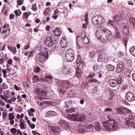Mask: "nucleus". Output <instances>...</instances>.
Masks as SVG:
<instances>
[{"instance_id": "obj_62", "label": "nucleus", "mask_w": 135, "mask_h": 135, "mask_svg": "<svg viewBox=\"0 0 135 135\" xmlns=\"http://www.w3.org/2000/svg\"><path fill=\"white\" fill-rule=\"evenodd\" d=\"M132 78L133 81L135 82V73H134L132 75Z\"/></svg>"}, {"instance_id": "obj_22", "label": "nucleus", "mask_w": 135, "mask_h": 135, "mask_svg": "<svg viewBox=\"0 0 135 135\" xmlns=\"http://www.w3.org/2000/svg\"><path fill=\"white\" fill-rule=\"evenodd\" d=\"M123 32L126 35L128 34L129 33V30L128 27H127V24H123Z\"/></svg>"}, {"instance_id": "obj_58", "label": "nucleus", "mask_w": 135, "mask_h": 135, "mask_svg": "<svg viewBox=\"0 0 135 135\" xmlns=\"http://www.w3.org/2000/svg\"><path fill=\"white\" fill-rule=\"evenodd\" d=\"M14 15L12 14H11L9 16V18L11 19H13L14 18Z\"/></svg>"}, {"instance_id": "obj_29", "label": "nucleus", "mask_w": 135, "mask_h": 135, "mask_svg": "<svg viewBox=\"0 0 135 135\" xmlns=\"http://www.w3.org/2000/svg\"><path fill=\"white\" fill-rule=\"evenodd\" d=\"M117 56L118 57L122 59H125V58L124 57V55L123 52L121 51H118L117 53Z\"/></svg>"}, {"instance_id": "obj_44", "label": "nucleus", "mask_w": 135, "mask_h": 135, "mask_svg": "<svg viewBox=\"0 0 135 135\" xmlns=\"http://www.w3.org/2000/svg\"><path fill=\"white\" fill-rule=\"evenodd\" d=\"M123 41L124 43L125 46H126L127 45V37H124L123 39Z\"/></svg>"}, {"instance_id": "obj_20", "label": "nucleus", "mask_w": 135, "mask_h": 135, "mask_svg": "<svg viewBox=\"0 0 135 135\" xmlns=\"http://www.w3.org/2000/svg\"><path fill=\"white\" fill-rule=\"evenodd\" d=\"M46 115L47 117H50L56 116V113L54 111L50 110L46 113Z\"/></svg>"}, {"instance_id": "obj_24", "label": "nucleus", "mask_w": 135, "mask_h": 135, "mask_svg": "<svg viewBox=\"0 0 135 135\" xmlns=\"http://www.w3.org/2000/svg\"><path fill=\"white\" fill-rule=\"evenodd\" d=\"M103 124L105 129L109 131V129H110V119L109 120L104 122L103 123Z\"/></svg>"}, {"instance_id": "obj_56", "label": "nucleus", "mask_w": 135, "mask_h": 135, "mask_svg": "<svg viewBox=\"0 0 135 135\" xmlns=\"http://www.w3.org/2000/svg\"><path fill=\"white\" fill-rule=\"evenodd\" d=\"M14 119L10 120V124L11 125H13L15 123V121L13 120Z\"/></svg>"}, {"instance_id": "obj_63", "label": "nucleus", "mask_w": 135, "mask_h": 135, "mask_svg": "<svg viewBox=\"0 0 135 135\" xmlns=\"http://www.w3.org/2000/svg\"><path fill=\"white\" fill-rule=\"evenodd\" d=\"M30 127L32 129H33L35 127V125L34 124L32 123L30 125Z\"/></svg>"}, {"instance_id": "obj_3", "label": "nucleus", "mask_w": 135, "mask_h": 135, "mask_svg": "<svg viewBox=\"0 0 135 135\" xmlns=\"http://www.w3.org/2000/svg\"><path fill=\"white\" fill-rule=\"evenodd\" d=\"M75 56V53L71 49H68L65 54V59L69 62H71L74 60Z\"/></svg>"}, {"instance_id": "obj_64", "label": "nucleus", "mask_w": 135, "mask_h": 135, "mask_svg": "<svg viewBox=\"0 0 135 135\" xmlns=\"http://www.w3.org/2000/svg\"><path fill=\"white\" fill-rule=\"evenodd\" d=\"M14 13H15V15L17 16H19V14H18V11L17 10H16L14 11Z\"/></svg>"}, {"instance_id": "obj_6", "label": "nucleus", "mask_w": 135, "mask_h": 135, "mask_svg": "<svg viewBox=\"0 0 135 135\" xmlns=\"http://www.w3.org/2000/svg\"><path fill=\"white\" fill-rule=\"evenodd\" d=\"M125 98L129 102L134 101L135 99V97L133 93L130 91L127 92L126 94Z\"/></svg>"}, {"instance_id": "obj_53", "label": "nucleus", "mask_w": 135, "mask_h": 135, "mask_svg": "<svg viewBox=\"0 0 135 135\" xmlns=\"http://www.w3.org/2000/svg\"><path fill=\"white\" fill-rule=\"evenodd\" d=\"M67 41V39L66 36L62 37L61 39V41Z\"/></svg>"}, {"instance_id": "obj_52", "label": "nucleus", "mask_w": 135, "mask_h": 135, "mask_svg": "<svg viewBox=\"0 0 135 135\" xmlns=\"http://www.w3.org/2000/svg\"><path fill=\"white\" fill-rule=\"evenodd\" d=\"M98 68V66L96 65H95L93 67V69L94 71H96L97 70Z\"/></svg>"}, {"instance_id": "obj_13", "label": "nucleus", "mask_w": 135, "mask_h": 135, "mask_svg": "<svg viewBox=\"0 0 135 135\" xmlns=\"http://www.w3.org/2000/svg\"><path fill=\"white\" fill-rule=\"evenodd\" d=\"M80 37L83 44H86L89 42V39L86 36L85 33L84 32L81 33Z\"/></svg>"}, {"instance_id": "obj_7", "label": "nucleus", "mask_w": 135, "mask_h": 135, "mask_svg": "<svg viewBox=\"0 0 135 135\" xmlns=\"http://www.w3.org/2000/svg\"><path fill=\"white\" fill-rule=\"evenodd\" d=\"M44 43L45 46L49 47L52 46L54 44L52 38L50 36H48L46 38Z\"/></svg>"}, {"instance_id": "obj_28", "label": "nucleus", "mask_w": 135, "mask_h": 135, "mask_svg": "<svg viewBox=\"0 0 135 135\" xmlns=\"http://www.w3.org/2000/svg\"><path fill=\"white\" fill-rule=\"evenodd\" d=\"M60 44L61 47L62 48H65L67 46L68 42V41H60Z\"/></svg>"}, {"instance_id": "obj_30", "label": "nucleus", "mask_w": 135, "mask_h": 135, "mask_svg": "<svg viewBox=\"0 0 135 135\" xmlns=\"http://www.w3.org/2000/svg\"><path fill=\"white\" fill-rule=\"evenodd\" d=\"M129 20L130 24L133 25L134 28H135V18L131 17Z\"/></svg>"}, {"instance_id": "obj_35", "label": "nucleus", "mask_w": 135, "mask_h": 135, "mask_svg": "<svg viewBox=\"0 0 135 135\" xmlns=\"http://www.w3.org/2000/svg\"><path fill=\"white\" fill-rule=\"evenodd\" d=\"M84 44H83L82 42H77V46L79 49L83 48V45Z\"/></svg>"}, {"instance_id": "obj_46", "label": "nucleus", "mask_w": 135, "mask_h": 135, "mask_svg": "<svg viewBox=\"0 0 135 135\" xmlns=\"http://www.w3.org/2000/svg\"><path fill=\"white\" fill-rule=\"evenodd\" d=\"M112 54L113 55L112 56V57L111 58V60L113 62H113L115 61H114L115 59V55L114 54Z\"/></svg>"}, {"instance_id": "obj_45", "label": "nucleus", "mask_w": 135, "mask_h": 135, "mask_svg": "<svg viewBox=\"0 0 135 135\" xmlns=\"http://www.w3.org/2000/svg\"><path fill=\"white\" fill-rule=\"evenodd\" d=\"M50 7H48L47 8L45 11L44 12V14H47L50 11Z\"/></svg>"}, {"instance_id": "obj_39", "label": "nucleus", "mask_w": 135, "mask_h": 135, "mask_svg": "<svg viewBox=\"0 0 135 135\" xmlns=\"http://www.w3.org/2000/svg\"><path fill=\"white\" fill-rule=\"evenodd\" d=\"M23 85L25 88L27 89L29 88V86L27 81H26L24 82L23 83Z\"/></svg>"}, {"instance_id": "obj_41", "label": "nucleus", "mask_w": 135, "mask_h": 135, "mask_svg": "<svg viewBox=\"0 0 135 135\" xmlns=\"http://www.w3.org/2000/svg\"><path fill=\"white\" fill-rule=\"evenodd\" d=\"M31 9L34 11H37V7L36 4H34L32 5Z\"/></svg>"}, {"instance_id": "obj_36", "label": "nucleus", "mask_w": 135, "mask_h": 135, "mask_svg": "<svg viewBox=\"0 0 135 135\" xmlns=\"http://www.w3.org/2000/svg\"><path fill=\"white\" fill-rule=\"evenodd\" d=\"M8 117V119L9 120L14 119L15 118V117L13 115V114L12 113H9Z\"/></svg>"}, {"instance_id": "obj_61", "label": "nucleus", "mask_w": 135, "mask_h": 135, "mask_svg": "<svg viewBox=\"0 0 135 135\" xmlns=\"http://www.w3.org/2000/svg\"><path fill=\"white\" fill-rule=\"evenodd\" d=\"M13 59L16 61L19 62L20 61V59H19L18 58H17L16 57V56H14Z\"/></svg>"}, {"instance_id": "obj_4", "label": "nucleus", "mask_w": 135, "mask_h": 135, "mask_svg": "<svg viewBox=\"0 0 135 135\" xmlns=\"http://www.w3.org/2000/svg\"><path fill=\"white\" fill-rule=\"evenodd\" d=\"M135 114H131L128 117V120H127L126 125L132 127L135 129Z\"/></svg>"}, {"instance_id": "obj_43", "label": "nucleus", "mask_w": 135, "mask_h": 135, "mask_svg": "<svg viewBox=\"0 0 135 135\" xmlns=\"http://www.w3.org/2000/svg\"><path fill=\"white\" fill-rule=\"evenodd\" d=\"M11 132L12 134H15L16 132V129L15 128H12L11 129Z\"/></svg>"}, {"instance_id": "obj_16", "label": "nucleus", "mask_w": 135, "mask_h": 135, "mask_svg": "<svg viewBox=\"0 0 135 135\" xmlns=\"http://www.w3.org/2000/svg\"><path fill=\"white\" fill-rule=\"evenodd\" d=\"M60 86L64 89H68L71 87L70 84L68 81H64L60 83Z\"/></svg>"}, {"instance_id": "obj_1", "label": "nucleus", "mask_w": 135, "mask_h": 135, "mask_svg": "<svg viewBox=\"0 0 135 135\" xmlns=\"http://www.w3.org/2000/svg\"><path fill=\"white\" fill-rule=\"evenodd\" d=\"M101 27L97 30L95 36L97 39L103 43L107 42L110 40V30H107L105 33H103V31L101 30Z\"/></svg>"}, {"instance_id": "obj_10", "label": "nucleus", "mask_w": 135, "mask_h": 135, "mask_svg": "<svg viewBox=\"0 0 135 135\" xmlns=\"http://www.w3.org/2000/svg\"><path fill=\"white\" fill-rule=\"evenodd\" d=\"M116 112L117 114H119L122 115H125L128 112L127 109L119 107L117 108L116 109Z\"/></svg>"}, {"instance_id": "obj_8", "label": "nucleus", "mask_w": 135, "mask_h": 135, "mask_svg": "<svg viewBox=\"0 0 135 135\" xmlns=\"http://www.w3.org/2000/svg\"><path fill=\"white\" fill-rule=\"evenodd\" d=\"M118 127V125L116 121L114 119H110V131H115Z\"/></svg>"}, {"instance_id": "obj_40", "label": "nucleus", "mask_w": 135, "mask_h": 135, "mask_svg": "<svg viewBox=\"0 0 135 135\" xmlns=\"http://www.w3.org/2000/svg\"><path fill=\"white\" fill-rule=\"evenodd\" d=\"M116 80L117 81V84H118L120 85L122 84L123 80L122 78H119Z\"/></svg>"}, {"instance_id": "obj_26", "label": "nucleus", "mask_w": 135, "mask_h": 135, "mask_svg": "<svg viewBox=\"0 0 135 135\" xmlns=\"http://www.w3.org/2000/svg\"><path fill=\"white\" fill-rule=\"evenodd\" d=\"M76 75L78 78H80L82 76V73L80 69L77 68L76 69Z\"/></svg>"}, {"instance_id": "obj_38", "label": "nucleus", "mask_w": 135, "mask_h": 135, "mask_svg": "<svg viewBox=\"0 0 135 135\" xmlns=\"http://www.w3.org/2000/svg\"><path fill=\"white\" fill-rule=\"evenodd\" d=\"M76 109L74 107L68 109L67 110L69 113H72L76 111Z\"/></svg>"}, {"instance_id": "obj_27", "label": "nucleus", "mask_w": 135, "mask_h": 135, "mask_svg": "<svg viewBox=\"0 0 135 135\" xmlns=\"http://www.w3.org/2000/svg\"><path fill=\"white\" fill-rule=\"evenodd\" d=\"M7 47L8 49L14 54H15L16 52V49L15 47L12 46L11 47L9 46H8Z\"/></svg>"}, {"instance_id": "obj_19", "label": "nucleus", "mask_w": 135, "mask_h": 135, "mask_svg": "<svg viewBox=\"0 0 135 135\" xmlns=\"http://www.w3.org/2000/svg\"><path fill=\"white\" fill-rule=\"evenodd\" d=\"M76 64L78 67L83 66L84 64L83 62L81 60L80 56L78 55L76 61Z\"/></svg>"}, {"instance_id": "obj_25", "label": "nucleus", "mask_w": 135, "mask_h": 135, "mask_svg": "<svg viewBox=\"0 0 135 135\" xmlns=\"http://www.w3.org/2000/svg\"><path fill=\"white\" fill-rule=\"evenodd\" d=\"M86 118V116L82 114H79L78 121V122H81L85 120Z\"/></svg>"}, {"instance_id": "obj_31", "label": "nucleus", "mask_w": 135, "mask_h": 135, "mask_svg": "<svg viewBox=\"0 0 135 135\" xmlns=\"http://www.w3.org/2000/svg\"><path fill=\"white\" fill-rule=\"evenodd\" d=\"M20 123L19 124V126H20V128L21 129H23L25 128V124L26 123V122L24 121L23 119L22 120L21 119L20 120Z\"/></svg>"}, {"instance_id": "obj_15", "label": "nucleus", "mask_w": 135, "mask_h": 135, "mask_svg": "<svg viewBox=\"0 0 135 135\" xmlns=\"http://www.w3.org/2000/svg\"><path fill=\"white\" fill-rule=\"evenodd\" d=\"M112 26L114 29V31L116 33L115 35H114V37L116 39H120L121 38V36L120 33L119 32H118V29L117 27L115 25L112 24Z\"/></svg>"}, {"instance_id": "obj_60", "label": "nucleus", "mask_w": 135, "mask_h": 135, "mask_svg": "<svg viewBox=\"0 0 135 135\" xmlns=\"http://www.w3.org/2000/svg\"><path fill=\"white\" fill-rule=\"evenodd\" d=\"M24 15L26 19H27L28 17V15L27 14V12H25L24 13Z\"/></svg>"}, {"instance_id": "obj_59", "label": "nucleus", "mask_w": 135, "mask_h": 135, "mask_svg": "<svg viewBox=\"0 0 135 135\" xmlns=\"http://www.w3.org/2000/svg\"><path fill=\"white\" fill-rule=\"evenodd\" d=\"M17 3L19 5H20L23 4V2H22L21 0H18L17 1Z\"/></svg>"}, {"instance_id": "obj_55", "label": "nucleus", "mask_w": 135, "mask_h": 135, "mask_svg": "<svg viewBox=\"0 0 135 135\" xmlns=\"http://www.w3.org/2000/svg\"><path fill=\"white\" fill-rule=\"evenodd\" d=\"M7 113L6 112H3V119H5L6 117Z\"/></svg>"}, {"instance_id": "obj_12", "label": "nucleus", "mask_w": 135, "mask_h": 135, "mask_svg": "<svg viewBox=\"0 0 135 135\" xmlns=\"http://www.w3.org/2000/svg\"><path fill=\"white\" fill-rule=\"evenodd\" d=\"M114 95V94L113 91H110V106L113 105L115 106L117 105V101L115 100V99H114V100H112L114 99V98H113Z\"/></svg>"}, {"instance_id": "obj_49", "label": "nucleus", "mask_w": 135, "mask_h": 135, "mask_svg": "<svg viewBox=\"0 0 135 135\" xmlns=\"http://www.w3.org/2000/svg\"><path fill=\"white\" fill-rule=\"evenodd\" d=\"M95 128L96 130H98L99 127H100V125L99 124H97L96 123L95 124Z\"/></svg>"}, {"instance_id": "obj_5", "label": "nucleus", "mask_w": 135, "mask_h": 135, "mask_svg": "<svg viewBox=\"0 0 135 135\" xmlns=\"http://www.w3.org/2000/svg\"><path fill=\"white\" fill-rule=\"evenodd\" d=\"M104 19L100 16H95L93 17L91 19V21L93 24L97 25L101 24L103 23Z\"/></svg>"}, {"instance_id": "obj_51", "label": "nucleus", "mask_w": 135, "mask_h": 135, "mask_svg": "<svg viewBox=\"0 0 135 135\" xmlns=\"http://www.w3.org/2000/svg\"><path fill=\"white\" fill-rule=\"evenodd\" d=\"M85 23H88V15L87 13H86L85 17Z\"/></svg>"}, {"instance_id": "obj_17", "label": "nucleus", "mask_w": 135, "mask_h": 135, "mask_svg": "<svg viewBox=\"0 0 135 135\" xmlns=\"http://www.w3.org/2000/svg\"><path fill=\"white\" fill-rule=\"evenodd\" d=\"M60 126L64 128H69V124L68 122L64 120H61Z\"/></svg>"}, {"instance_id": "obj_57", "label": "nucleus", "mask_w": 135, "mask_h": 135, "mask_svg": "<svg viewBox=\"0 0 135 135\" xmlns=\"http://www.w3.org/2000/svg\"><path fill=\"white\" fill-rule=\"evenodd\" d=\"M27 81L29 82H30L31 81V79L30 78V76L29 74H28L27 75Z\"/></svg>"}, {"instance_id": "obj_48", "label": "nucleus", "mask_w": 135, "mask_h": 135, "mask_svg": "<svg viewBox=\"0 0 135 135\" xmlns=\"http://www.w3.org/2000/svg\"><path fill=\"white\" fill-rule=\"evenodd\" d=\"M98 77L99 78H101L102 76V74L103 72L102 71H98Z\"/></svg>"}, {"instance_id": "obj_14", "label": "nucleus", "mask_w": 135, "mask_h": 135, "mask_svg": "<svg viewBox=\"0 0 135 135\" xmlns=\"http://www.w3.org/2000/svg\"><path fill=\"white\" fill-rule=\"evenodd\" d=\"M98 55L97 59L98 61L99 62H101L103 61L104 53L103 51L101 50H98L96 52Z\"/></svg>"}, {"instance_id": "obj_18", "label": "nucleus", "mask_w": 135, "mask_h": 135, "mask_svg": "<svg viewBox=\"0 0 135 135\" xmlns=\"http://www.w3.org/2000/svg\"><path fill=\"white\" fill-rule=\"evenodd\" d=\"M35 93L38 94V95H41L44 96L47 93L45 90H43L39 88H37L35 89Z\"/></svg>"}, {"instance_id": "obj_50", "label": "nucleus", "mask_w": 135, "mask_h": 135, "mask_svg": "<svg viewBox=\"0 0 135 135\" xmlns=\"http://www.w3.org/2000/svg\"><path fill=\"white\" fill-rule=\"evenodd\" d=\"M33 79L35 81H38L39 80V78L37 77V76L35 75L33 77Z\"/></svg>"}, {"instance_id": "obj_54", "label": "nucleus", "mask_w": 135, "mask_h": 135, "mask_svg": "<svg viewBox=\"0 0 135 135\" xmlns=\"http://www.w3.org/2000/svg\"><path fill=\"white\" fill-rule=\"evenodd\" d=\"M40 67H38V66L36 67L35 70V71L36 72H37V73L39 72L40 71Z\"/></svg>"}, {"instance_id": "obj_2", "label": "nucleus", "mask_w": 135, "mask_h": 135, "mask_svg": "<svg viewBox=\"0 0 135 135\" xmlns=\"http://www.w3.org/2000/svg\"><path fill=\"white\" fill-rule=\"evenodd\" d=\"M48 51L46 49H44L38 53L36 58V60L39 62L42 63L43 62L48 59Z\"/></svg>"}, {"instance_id": "obj_9", "label": "nucleus", "mask_w": 135, "mask_h": 135, "mask_svg": "<svg viewBox=\"0 0 135 135\" xmlns=\"http://www.w3.org/2000/svg\"><path fill=\"white\" fill-rule=\"evenodd\" d=\"M79 114L75 113L72 114H67V117L70 120L73 121L78 122Z\"/></svg>"}, {"instance_id": "obj_11", "label": "nucleus", "mask_w": 135, "mask_h": 135, "mask_svg": "<svg viewBox=\"0 0 135 135\" xmlns=\"http://www.w3.org/2000/svg\"><path fill=\"white\" fill-rule=\"evenodd\" d=\"M124 68V63L120 61L119 62L116 69V72L118 73L121 72Z\"/></svg>"}, {"instance_id": "obj_23", "label": "nucleus", "mask_w": 135, "mask_h": 135, "mask_svg": "<svg viewBox=\"0 0 135 135\" xmlns=\"http://www.w3.org/2000/svg\"><path fill=\"white\" fill-rule=\"evenodd\" d=\"M53 32L55 36H58L61 35V31L58 28H56L55 30L53 31Z\"/></svg>"}, {"instance_id": "obj_37", "label": "nucleus", "mask_w": 135, "mask_h": 135, "mask_svg": "<svg viewBox=\"0 0 135 135\" xmlns=\"http://www.w3.org/2000/svg\"><path fill=\"white\" fill-rule=\"evenodd\" d=\"M95 55V52L94 51H91L89 53V57L90 58H93L94 57Z\"/></svg>"}, {"instance_id": "obj_21", "label": "nucleus", "mask_w": 135, "mask_h": 135, "mask_svg": "<svg viewBox=\"0 0 135 135\" xmlns=\"http://www.w3.org/2000/svg\"><path fill=\"white\" fill-rule=\"evenodd\" d=\"M117 85V81L115 79H112V78H110V86L114 87L116 86Z\"/></svg>"}, {"instance_id": "obj_32", "label": "nucleus", "mask_w": 135, "mask_h": 135, "mask_svg": "<svg viewBox=\"0 0 135 135\" xmlns=\"http://www.w3.org/2000/svg\"><path fill=\"white\" fill-rule=\"evenodd\" d=\"M117 62L116 61L113 62L112 64H110V71H114L115 70V66L116 65Z\"/></svg>"}, {"instance_id": "obj_42", "label": "nucleus", "mask_w": 135, "mask_h": 135, "mask_svg": "<svg viewBox=\"0 0 135 135\" xmlns=\"http://www.w3.org/2000/svg\"><path fill=\"white\" fill-rule=\"evenodd\" d=\"M89 82L90 83H93V82H96L98 81V80L96 78H93L90 79L89 80Z\"/></svg>"}, {"instance_id": "obj_33", "label": "nucleus", "mask_w": 135, "mask_h": 135, "mask_svg": "<svg viewBox=\"0 0 135 135\" xmlns=\"http://www.w3.org/2000/svg\"><path fill=\"white\" fill-rule=\"evenodd\" d=\"M131 54L135 57V47L133 46L129 50Z\"/></svg>"}, {"instance_id": "obj_47", "label": "nucleus", "mask_w": 135, "mask_h": 135, "mask_svg": "<svg viewBox=\"0 0 135 135\" xmlns=\"http://www.w3.org/2000/svg\"><path fill=\"white\" fill-rule=\"evenodd\" d=\"M119 16L117 15H115L114 18V21L116 22H117L119 21Z\"/></svg>"}, {"instance_id": "obj_34", "label": "nucleus", "mask_w": 135, "mask_h": 135, "mask_svg": "<svg viewBox=\"0 0 135 135\" xmlns=\"http://www.w3.org/2000/svg\"><path fill=\"white\" fill-rule=\"evenodd\" d=\"M61 71L65 74H68V72H69L68 70L65 67H64L62 68L61 70Z\"/></svg>"}]
</instances>
